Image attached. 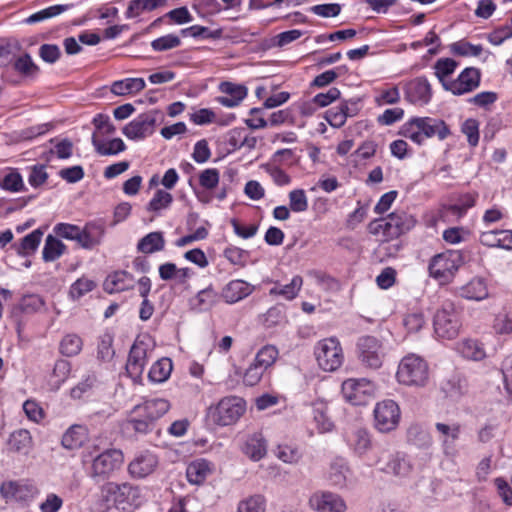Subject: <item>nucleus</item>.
Returning a JSON list of instances; mask_svg holds the SVG:
<instances>
[{
	"label": "nucleus",
	"mask_w": 512,
	"mask_h": 512,
	"mask_svg": "<svg viewBox=\"0 0 512 512\" xmlns=\"http://www.w3.org/2000/svg\"><path fill=\"white\" fill-rule=\"evenodd\" d=\"M170 407V402L167 399H146L129 411L126 425L136 432L147 433L152 429L154 423L169 411Z\"/></svg>",
	"instance_id": "f257e3e1"
},
{
	"label": "nucleus",
	"mask_w": 512,
	"mask_h": 512,
	"mask_svg": "<svg viewBox=\"0 0 512 512\" xmlns=\"http://www.w3.org/2000/svg\"><path fill=\"white\" fill-rule=\"evenodd\" d=\"M401 134L421 145L427 138L437 136L439 140H444L450 135V129L441 119L431 117H415L406 122Z\"/></svg>",
	"instance_id": "f03ea898"
},
{
	"label": "nucleus",
	"mask_w": 512,
	"mask_h": 512,
	"mask_svg": "<svg viewBox=\"0 0 512 512\" xmlns=\"http://www.w3.org/2000/svg\"><path fill=\"white\" fill-rule=\"evenodd\" d=\"M396 379L402 385L423 387L429 379L428 363L417 354H408L399 362Z\"/></svg>",
	"instance_id": "7ed1b4c3"
},
{
	"label": "nucleus",
	"mask_w": 512,
	"mask_h": 512,
	"mask_svg": "<svg viewBox=\"0 0 512 512\" xmlns=\"http://www.w3.org/2000/svg\"><path fill=\"white\" fill-rule=\"evenodd\" d=\"M434 333L443 340L455 339L462 328L461 313L451 301H445L433 318Z\"/></svg>",
	"instance_id": "20e7f679"
},
{
	"label": "nucleus",
	"mask_w": 512,
	"mask_h": 512,
	"mask_svg": "<svg viewBox=\"0 0 512 512\" xmlns=\"http://www.w3.org/2000/svg\"><path fill=\"white\" fill-rule=\"evenodd\" d=\"M313 355L318 367L324 372H335L344 362L342 345L335 336L317 341L313 348Z\"/></svg>",
	"instance_id": "39448f33"
},
{
	"label": "nucleus",
	"mask_w": 512,
	"mask_h": 512,
	"mask_svg": "<svg viewBox=\"0 0 512 512\" xmlns=\"http://www.w3.org/2000/svg\"><path fill=\"white\" fill-rule=\"evenodd\" d=\"M357 355L360 363L368 369H380L389 351L383 338L365 335L357 341Z\"/></svg>",
	"instance_id": "423d86ee"
},
{
	"label": "nucleus",
	"mask_w": 512,
	"mask_h": 512,
	"mask_svg": "<svg viewBox=\"0 0 512 512\" xmlns=\"http://www.w3.org/2000/svg\"><path fill=\"white\" fill-rule=\"evenodd\" d=\"M102 491L122 512H133L142 502L140 489L129 483L107 482Z\"/></svg>",
	"instance_id": "0eeeda50"
},
{
	"label": "nucleus",
	"mask_w": 512,
	"mask_h": 512,
	"mask_svg": "<svg viewBox=\"0 0 512 512\" xmlns=\"http://www.w3.org/2000/svg\"><path fill=\"white\" fill-rule=\"evenodd\" d=\"M246 402L238 396L222 398L215 406L208 410V417L218 426L235 424L245 413Z\"/></svg>",
	"instance_id": "6e6552de"
},
{
	"label": "nucleus",
	"mask_w": 512,
	"mask_h": 512,
	"mask_svg": "<svg viewBox=\"0 0 512 512\" xmlns=\"http://www.w3.org/2000/svg\"><path fill=\"white\" fill-rule=\"evenodd\" d=\"M463 264V256L460 251L448 250L435 255L429 263V274L440 284L449 283Z\"/></svg>",
	"instance_id": "1a4fd4ad"
},
{
	"label": "nucleus",
	"mask_w": 512,
	"mask_h": 512,
	"mask_svg": "<svg viewBox=\"0 0 512 512\" xmlns=\"http://www.w3.org/2000/svg\"><path fill=\"white\" fill-rule=\"evenodd\" d=\"M376 385L367 378H348L342 382L341 394L351 405L367 404L376 393Z\"/></svg>",
	"instance_id": "9d476101"
},
{
	"label": "nucleus",
	"mask_w": 512,
	"mask_h": 512,
	"mask_svg": "<svg viewBox=\"0 0 512 512\" xmlns=\"http://www.w3.org/2000/svg\"><path fill=\"white\" fill-rule=\"evenodd\" d=\"M123 463L124 455L121 450L107 449L92 460L89 476L94 480H106L118 471Z\"/></svg>",
	"instance_id": "9b49d317"
},
{
	"label": "nucleus",
	"mask_w": 512,
	"mask_h": 512,
	"mask_svg": "<svg viewBox=\"0 0 512 512\" xmlns=\"http://www.w3.org/2000/svg\"><path fill=\"white\" fill-rule=\"evenodd\" d=\"M373 413L375 428L381 433L395 430L400 422L401 411L394 400L385 399L377 402Z\"/></svg>",
	"instance_id": "f8f14e48"
},
{
	"label": "nucleus",
	"mask_w": 512,
	"mask_h": 512,
	"mask_svg": "<svg viewBox=\"0 0 512 512\" xmlns=\"http://www.w3.org/2000/svg\"><path fill=\"white\" fill-rule=\"evenodd\" d=\"M385 471L403 483L413 482L419 476V471L414 466L413 459L401 452L391 455Z\"/></svg>",
	"instance_id": "ddd939ff"
},
{
	"label": "nucleus",
	"mask_w": 512,
	"mask_h": 512,
	"mask_svg": "<svg viewBox=\"0 0 512 512\" xmlns=\"http://www.w3.org/2000/svg\"><path fill=\"white\" fill-rule=\"evenodd\" d=\"M157 111L142 113L126 124L122 133L130 140H143L155 131Z\"/></svg>",
	"instance_id": "4468645a"
},
{
	"label": "nucleus",
	"mask_w": 512,
	"mask_h": 512,
	"mask_svg": "<svg viewBox=\"0 0 512 512\" xmlns=\"http://www.w3.org/2000/svg\"><path fill=\"white\" fill-rule=\"evenodd\" d=\"M159 277L163 281L171 282V286L181 290L190 288V279L195 272L189 267H177L175 263L165 262L158 267Z\"/></svg>",
	"instance_id": "2eb2a0df"
},
{
	"label": "nucleus",
	"mask_w": 512,
	"mask_h": 512,
	"mask_svg": "<svg viewBox=\"0 0 512 512\" xmlns=\"http://www.w3.org/2000/svg\"><path fill=\"white\" fill-rule=\"evenodd\" d=\"M216 464L206 458H196L186 466V479L190 485L203 486L216 473Z\"/></svg>",
	"instance_id": "dca6fc26"
},
{
	"label": "nucleus",
	"mask_w": 512,
	"mask_h": 512,
	"mask_svg": "<svg viewBox=\"0 0 512 512\" xmlns=\"http://www.w3.org/2000/svg\"><path fill=\"white\" fill-rule=\"evenodd\" d=\"M403 89L405 99L415 106L423 107L432 98L431 85L424 77H417L406 82Z\"/></svg>",
	"instance_id": "f3484780"
},
{
	"label": "nucleus",
	"mask_w": 512,
	"mask_h": 512,
	"mask_svg": "<svg viewBox=\"0 0 512 512\" xmlns=\"http://www.w3.org/2000/svg\"><path fill=\"white\" fill-rule=\"evenodd\" d=\"M480 81V71L476 68L468 67L459 74L457 79L445 84V90L450 91L454 95H463L478 88Z\"/></svg>",
	"instance_id": "a211bd4d"
},
{
	"label": "nucleus",
	"mask_w": 512,
	"mask_h": 512,
	"mask_svg": "<svg viewBox=\"0 0 512 512\" xmlns=\"http://www.w3.org/2000/svg\"><path fill=\"white\" fill-rule=\"evenodd\" d=\"M309 506L317 512H343L346 509L344 500L331 492H315L309 498Z\"/></svg>",
	"instance_id": "6ab92c4d"
},
{
	"label": "nucleus",
	"mask_w": 512,
	"mask_h": 512,
	"mask_svg": "<svg viewBox=\"0 0 512 512\" xmlns=\"http://www.w3.org/2000/svg\"><path fill=\"white\" fill-rule=\"evenodd\" d=\"M435 429L438 433L443 453L446 456H454L457 452L455 443L460 437L461 426L457 423L437 422Z\"/></svg>",
	"instance_id": "aec40b11"
},
{
	"label": "nucleus",
	"mask_w": 512,
	"mask_h": 512,
	"mask_svg": "<svg viewBox=\"0 0 512 512\" xmlns=\"http://www.w3.org/2000/svg\"><path fill=\"white\" fill-rule=\"evenodd\" d=\"M158 463V457L154 453L143 451L129 463L128 472L133 478L142 479L152 474Z\"/></svg>",
	"instance_id": "412c9836"
},
{
	"label": "nucleus",
	"mask_w": 512,
	"mask_h": 512,
	"mask_svg": "<svg viewBox=\"0 0 512 512\" xmlns=\"http://www.w3.org/2000/svg\"><path fill=\"white\" fill-rule=\"evenodd\" d=\"M0 492L8 500L27 501L33 499L37 494V488L24 481L4 482L0 487Z\"/></svg>",
	"instance_id": "4be33fe9"
},
{
	"label": "nucleus",
	"mask_w": 512,
	"mask_h": 512,
	"mask_svg": "<svg viewBox=\"0 0 512 512\" xmlns=\"http://www.w3.org/2000/svg\"><path fill=\"white\" fill-rule=\"evenodd\" d=\"M148 361V346L143 341H137L131 347L126 364L127 373L132 378L142 375Z\"/></svg>",
	"instance_id": "5701e85b"
},
{
	"label": "nucleus",
	"mask_w": 512,
	"mask_h": 512,
	"mask_svg": "<svg viewBox=\"0 0 512 512\" xmlns=\"http://www.w3.org/2000/svg\"><path fill=\"white\" fill-rule=\"evenodd\" d=\"M219 90L223 96L217 98V102L227 108L237 107L247 96V88L244 85L232 82H222Z\"/></svg>",
	"instance_id": "b1692460"
},
{
	"label": "nucleus",
	"mask_w": 512,
	"mask_h": 512,
	"mask_svg": "<svg viewBox=\"0 0 512 512\" xmlns=\"http://www.w3.org/2000/svg\"><path fill=\"white\" fill-rule=\"evenodd\" d=\"M89 440V430L84 425L74 424L62 435L61 445L69 451L82 448Z\"/></svg>",
	"instance_id": "393cba45"
},
{
	"label": "nucleus",
	"mask_w": 512,
	"mask_h": 512,
	"mask_svg": "<svg viewBox=\"0 0 512 512\" xmlns=\"http://www.w3.org/2000/svg\"><path fill=\"white\" fill-rule=\"evenodd\" d=\"M457 293L460 297L472 300L482 301L488 298L489 288L487 280L483 277H473L466 284L458 288Z\"/></svg>",
	"instance_id": "a878e982"
},
{
	"label": "nucleus",
	"mask_w": 512,
	"mask_h": 512,
	"mask_svg": "<svg viewBox=\"0 0 512 512\" xmlns=\"http://www.w3.org/2000/svg\"><path fill=\"white\" fill-rule=\"evenodd\" d=\"M254 290V287L241 279H235L228 282L221 291V297L228 304H234L248 297Z\"/></svg>",
	"instance_id": "bb28decb"
},
{
	"label": "nucleus",
	"mask_w": 512,
	"mask_h": 512,
	"mask_svg": "<svg viewBox=\"0 0 512 512\" xmlns=\"http://www.w3.org/2000/svg\"><path fill=\"white\" fill-rule=\"evenodd\" d=\"M104 236V228L97 223H87L83 228L80 227V235L76 243L83 249L91 250L98 246Z\"/></svg>",
	"instance_id": "cd10ccee"
},
{
	"label": "nucleus",
	"mask_w": 512,
	"mask_h": 512,
	"mask_svg": "<svg viewBox=\"0 0 512 512\" xmlns=\"http://www.w3.org/2000/svg\"><path fill=\"white\" fill-rule=\"evenodd\" d=\"M104 236V228L97 223H87L83 228L80 227V235L76 243L83 249L91 250L98 246Z\"/></svg>",
	"instance_id": "c85d7f7f"
},
{
	"label": "nucleus",
	"mask_w": 512,
	"mask_h": 512,
	"mask_svg": "<svg viewBox=\"0 0 512 512\" xmlns=\"http://www.w3.org/2000/svg\"><path fill=\"white\" fill-rule=\"evenodd\" d=\"M134 285V277L126 271L113 272L104 281V289L110 294L132 289Z\"/></svg>",
	"instance_id": "c756f323"
},
{
	"label": "nucleus",
	"mask_w": 512,
	"mask_h": 512,
	"mask_svg": "<svg viewBox=\"0 0 512 512\" xmlns=\"http://www.w3.org/2000/svg\"><path fill=\"white\" fill-rule=\"evenodd\" d=\"M349 448L357 455H365L371 448L372 442L366 429L356 428L350 431L346 437Z\"/></svg>",
	"instance_id": "7c9ffc66"
},
{
	"label": "nucleus",
	"mask_w": 512,
	"mask_h": 512,
	"mask_svg": "<svg viewBox=\"0 0 512 512\" xmlns=\"http://www.w3.org/2000/svg\"><path fill=\"white\" fill-rule=\"evenodd\" d=\"M243 453L252 461H259L267 453V443L261 433L255 432L249 435L242 447Z\"/></svg>",
	"instance_id": "2f4dec72"
},
{
	"label": "nucleus",
	"mask_w": 512,
	"mask_h": 512,
	"mask_svg": "<svg viewBox=\"0 0 512 512\" xmlns=\"http://www.w3.org/2000/svg\"><path fill=\"white\" fill-rule=\"evenodd\" d=\"M7 444L10 451L28 455L33 448V438L28 430L18 429L10 434Z\"/></svg>",
	"instance_id": "473e14b6"
},
{
	"label": "nucleus",
	"mask_w": 512,
	"mask_h": 512,
	"mask_svg": "<svg viewBox=\"0 0 512 512\" xmlns=\"http://www.w3.org/2000/svg\"><path fill=\"white\" fill-rule=\"evenodd\" d=\"M480 242L485 246L512 250V230L483 232L480 235Z\"/></svg>",
	"instance_id": "72a5a7b5"
},
{
	"label": "nucleus",
	"mask_w": 512,
	"mask_h": 512,
	"mask_svg": "<svg viewBox=\"0 0 512 512\" xmlns=\"http://www.w3.org/2000/svg\"><path fill=\"white\" fill-rule=\"evenodd\" d=\"M303 286V278L295 275L288 284L275 282L274 286L269 290L270 296H278L284 300L291 301L295 299Z\"/></svg>",
	"instance_id": "f704fd0d"
},
{
	"label": "nucleus",
	"mask_w": 512,
	"mask_h": 512,
	"mask_svg": "<svg viewBox=\"0 0 512 512\" xmlns=\"http://www.w3.org/2000/svg\"><path fill=\"white\" fill-rule=\"evenodd\" d=\"M369 232L376 236L379 241L387 242L398 238L390 217L373 220L368 225Z\"/></svg>",
	"instance_id": "c9c22d12"
},
{
	"label": "nucleus",
	"mask_w": 512,
	"mask_h": 512,
	"mask_svg": "<svg viewBox=\"0 0 512 512\" xmlns=\"http://www.w3.org/2000/svg\"><path fill=\"white\" fill-rule=\"evenodd\" d=\"M146 86L143 78H125L114 81L111 84V92L117 96L134 95L142 91Z\"/></svg>",
	"instance_id": "e433bc0d"
},
{
	"label": "nucleus",
	"mask_w": 512,
	"mask_h": 512,
	"mask_svg": "<svg viewBox=\"0 0 512 512\" xmlns=\"http://www.w3.org/2000/svg\"><path fill=\"white\" fill-rule=\"evenodd\" d=\"M456 349L466 359L480 361L486 357L484 346L477 339H463L457 343Z\"/></svg>",
	"instance_id": "4c0bfd02"
},
{
	"label": "nucleus",
	"mask_w": 512,
	"mask_h": 512,
	"mask_svg": "<svg viewBox=\"0 0 512 512\" xmlns=\"http://www.w3.org/2000/svg\"><path fill=\"white\" fill-rule=\"evenodd\" d=\"M92 144L96 152L101 156L117 155L126 150V145L121 138L104 141L99 139L96 133H93Z\"/></svg>",
	"instance_id": "58836bf2"
},
{
	"label": "nucleus",
	"mask_w": 512,
	"mask_h": 512,
	"mask_svg": "<svg viewBox=\"0 0 512 512\" xmlns=\"http://www.w3.org/2000/svg\"><path fill=\"white\" fill-rule=\"evenodd\" d=\"M165 247L164 235L160 231L150 232L142 237L137 244V250L143 254L160 252Z\"/></svg>",
	"instance_id": "ea45409f"
},
{
	"label": "nucleus",
	"mask_w": 512,
	"mask_h": 512,
	"mask_svg": "<svg viewBox=\"0 0 512 512\" xmlns=\"http://www.w3.org/2000/svg\"><path fill=\"white\" fill-rule=\"evenodd\" d=\"M313 421L319 433H327L333 430L334 423L328 415L327 403L317 401L313 404Z\"/></svg>",
	"instance_id": "a19ab883"
},
{
	"label": "nucleus",
	"mask_w": 512,
	"mask_h": 512,
	"mask_svg": "<svg viewBox=\"0 0 512 512\" xmlns=\"http://www.w3.org/2000/svg\"><path fill=\"white\" fill-rule=\"evenodd\" d=\"M173 202V196L164 189H157L146 206V210L151 212L154 217L160 216L163 211L170 208Z\"/></svg>",
	"instance_id": "79ce46f5"
},
{
	"label": "nucleus",
	"mask_w": 512,
	"mask_h": 512,
	"mask_svg": "<svg viewBox=\"0 0 512 512\" xmlns=\"http://www.w3.org/2000/svg\"><path fill=\"white\" fill-rule=\"evenodd\" d=\"M167 0H131L128 4L125 16L128 19L136 18L144 12L153 11L165 6Z\"/></svg>",
	"instance_id": "37998d69"
},
{
	"label": "nucleus",
	"mask_w": 512,
	"mask_h": 512,
	"mask_svg": "<svg viewBox=\"0 0 512 512\" xmlns=\"http://www.w3.org/2000/svg\"><path fill=\"white\" fill-rule=\"evenodd\" d=\"M71 371V365L66 360H58L55 362L52 373L48 378V385L51 390L57 391L62 384L68 379Z\"/></svg>",
	"instance_id": "c03bdc74"
},
{
	"label": "nucleus",
	"mask_w": 512,
	"mask_h": 512,
	"mask_svg": "<svg viewBox=\"0 0 512 512\" xmlns=\"http://www.w3.org/2000/svg\"><path fill=\"white\" fill-rule=\"evenodd\" d=\"M66 245L53 235H48L42 250V258L45 262H52L60 258L66 251Z\"/></svg>",
	"instance_id": "a18cd8bd"
},
{
	"label": "nucleus",
	"mask_w": 512,
	"mask_h": 512,
	"mask_svg": "<svg viewBox=\"0 0 512 512\" xmlns=\"http://www.w3.org/2000/svg\"><path fill=\"white\" fill-rule=\"evenodd\" d=\"M172 369V361L169 358H161L152 365L148 377L151 382L163 383L170 377Z\"/></svg>",
	"instance_id": "49530a36"
},
{
	"label": "nucleus",
	"mask_w": 512,
	"mask_h": 512,
	"mask_svg": "<svg viewBox=\"0 0 512 512\" xmlns=\"http://www.w3.org/2000/svg\"><path fill=\"white\" fill-rule=\"evenodd\" d=\"M407 439L418 447H429L432 444V437L427 429L421 424H411L407 429Z\"/></svg>",
	"instance_id": "de8ad7c7"
},
{
	"label": "nucleus",
	"mask_w": 512,
	"mask_h": 512,
	"mask_svg": "<svg viewBox=\"0 0 512 512\" xmlns=\"http://www.w3.org/2000/svg\"><path fill=\"white\" fill-rule=\"evenodd\" d=\"M266 498L261 494L249 495L239 501L237 512H265Z\"/></svg>",
	"instance_id": "09e8293b"
},
{
	"label": "nucleus",
	"mask_w": 512,
	"mask_h": 512,
	"mask_svg": "<svg viewBox=\"0 0 512 512\" xmlns=\"http://www.w3.org/2000/svg\"><path fill=\"white\" fill-rule=\"evenodd\" d=\"M218 299V293L212 286H209L197 293L193 298L192 304L194 308L205 311L213 307Z\"/></svg>",
	"instance_id": "8fccbe9b"
},
{
	"label": "nucleus",
	"mask_w": 512,
	"mask_h": 512,
	"mask_svg": "<svg viewBox=\"0 0 512 512\" xmlns=\"http://www.w3.org/2000/svg\"><path fill=\"white\" fill-rule=\"evenodd\" d=\"M354 112L350 111L347 103L332 107L326 112V120L336 128L342 127L349 116H353Z\"/></svg>",
	"instance_id": "3c124183"
},
{
	"label": "nucleus",
	"mask_w": 512,
	"mask_h": 512,
	"mask_svg": "<svg viewBox=\"0 0 512 512\" xmlns=\"http://www.w3.org/2000/svg\"><path fill=\"white\" fill-rule=\"evenodd\" d=\"M389 217L395 227L398 237L410 231L416 224L415 218L404 211H395L389 214Z\"/></svg>",
	"instance_id": "603ef678"
},
{
	"label": "nucleus",
	"mask_w": 512,
	"mask_h": 512,
	"mask_svg": "<svg viewBox=\"0 0 512 512\" xmlns=\"http://www.w3.org/2000/svg\"><path fill=\"white\" fill-rule=\"evenodd\" d=\"M492 330L498 336H508L512 334V311H500L492 322Z\"/></svg>",
	"instance_id": "864d4df0"
},
{
	"label": "nucleus",
	"mask_w": 512,
	"mask_h": 512,
	"mask_svg": "<svg viewBox=\"0 0 512 512\" xmlns=\"http://www.w3.org/2000/svg\"><path fill=\"white\" fill-rule=\"evenodd\" d=\"M277 358V348L273 345H266L257 352L253 362L266 372L273 366Z\"/></svg>",
	"instance_id": "5fc2aeb1"
},
{
	"label": "nucleus",
	"mask_w": 512,
	"mask_h": 512,
	"mask_svg": "<svg viewBox=\"0 0 512 512\" xmlns=\"http://www.w3.org/2000/svg\"><path fill=\"white\" fill-rule=\"evenodd\" d=\"M82 346L83 341L79 335L67 334L60 342V352L67 357L76 356L82 350Z\"/></svg>",
	"instance_id": "6e6d98bb"
},
{
	"label": "nucleus",
	"mask_w": 512,
	"mask_h": 512,
	"mask_svg": "<svg viewBox=\"0 0 512 512\" xmlns=\"http://www.w3.org/2000/svg\"><path fill=\"white\" fill-rule=\"evenodd\" d=\"M349 468L344 459H336L331 463L329 479L333 485L343 486L346 482Z\"/></svg>",
	"instance_id": "4d7b16f0"
},
{
	"label": "nucleus",
	"mask_w": 512,
	"mask_h": 512,
	"mask_svg": "<svg viewBox=\"0 0 512 512\" xmlns=\"http://www.w3.org/2000/svg\"><path fill=\"white\" fill-rule=\"evenodd\" d=\"M13 67L16 72L24 77H35L38 72V66L33 62L29 54H24L15 59Z\"/></svg>",
	"instance_id": "13d9d810"
},
{
	"label": "nucleus",
	"mask_w": 512,
	"mask_h": 512,
	"mask_svg": "<svg viewBox=\"0 0 512 512\" xmlns=\"http://www.w3.org/2000/svg\"><path fill=\"white\" fill-rule=\"evenodd\" d=\"M457 63L450 58L440 59L435 64V75L445 89V84L452 82L448 77L455 71Z\"/></svg>",
	"instance_id": "bf43d9fd"
},
{
	"label": "nucleus",
	"mask_w": 512,
	"mask_h": 512,
	"mask_svg": "<svg viewBox=\"0 0 512 512\" xmlns=\"http://www.w3.org/2000/svg\"><path fill=\"white\" fill-rule=\"evenodd\" d=\"M42 237L43 231L41 229L32 231L21 240L18 253L21 255H28L33 253L38 248Z\"/></svg>",
	"instance_id": "052dcab7"
},
{
	"label": "nucleus",
	"mask_w": 512,
	"mask_h": 512,
	"mask_svg": "<svg viewBox=\"0 0 512 512\" xmlns=\"http://www.w3.org/2000/svg\"><path fill=\"white\" fill-rule=\"evenodd\" d=\"M66 10H67L66 5H61V4L52 5L45 9H42L38 12L33 13L26 19V22L28 24H34L37 22H41V21L56 17V16L60 15L61 13L65 12Z\"/></svg>",
	"instance_id": "680f3d73"
},
{
	"label": "nucleus",
	"mask_w": 512,
	"mask_h": 512,
	"mask_svg": "<svg viewBox=\"0 0 512 512\" xmlns=\"http://www.w3.org/2000/svg\"><path fill=\"white\" fill-rule=\"evenodd\" d=\"M0 187L9 192H20L24 190L22 176L15 170H10L0 181Z\"/></svg>",
	"instance_id": "e2e57ef3"
},
{
	"label": "nucleus",
	"mask_w": 512,
	"mask_h": 512,
	"mask_svg": "<svg viewBox=\"0 0 512 512\" xmlns=\"http://www.w3.org/2000/svg\"><path fill=\"white\" fill-rule=\"evenodd\" d=\"M289 207L293 212L301 213L308 209V198L303 189H295L289 192Z\"/></svg>",
	"instance_id": "0e129e2a"
},
{
	"label": "nucleus",
	"mask_w": 512,
	"mask_h": 512,
	"mask_svg": "<svg viewBox=\"0 0 512 512\" xmlns=\"http://www.w3.org/2000/svg\"><path fill=\"white\" fill-rule=\"evenodd\" d=\"M451 49L454 54L464 57H477L483 51L482 45H475L464 40L453 43Z\"/></svg>",
	"instance_id": "69168bd1"
},
{
	"label": "nucleus",
	"mask_w": 512,
	"mask_h": 512,
	"mask_svg": "<svg viewBox=\"0 0 512 512\" xmlns=\"http://www.w3.org/2000/svg\"><path fill=\"white\" fill-rule=\"evenodd\" d=\"M263 169L277 186H286L291 183V177L275 163H268L263 166Z\"/></svg>",
	"instance_id": "338daca9"
},
{
	"label": "nucleus",
	"mask_w": 512,
	"mask_h": 512,
	"mask_svg": "<svg viewBox=\"0 0 512 512\" xmlns=\"http://www.w3.org/2000/svg\"><path fill=\"white\" fill-rule=\"evenodd\" d=\"M425 323V316L421 311L410 312L403 318V325L409 333L420 331Z\"/></svg>",
	"instance_id": "774afa93"
}]
</instances>
